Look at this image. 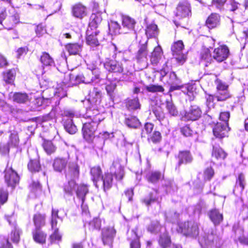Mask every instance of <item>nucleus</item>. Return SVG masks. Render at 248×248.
I'll return each instance as SVG.
<instances>
[{
	"label": "nucleus",
	"mask_w": 248,
	"mask_h": 248,
	"mask_svg": "<svg viewBox=\"0 0 248 248\" xmlns=\"http://www.w3.org/2000/svg\"><path fill=\"white\" fill-rule=\"evenodd\" d=\"M68 161V158L57 157L54 158L53 167L56 171L62 172L65 170Z\"/></svg>",
	"instance_id": "nucleus-31"
},
{
	"label": "nucleus",
	"mask_w": 248,
	"mask_h": 248,
	"mask_svg": "<svg viewBox=\"0 0 248 248\" xmlns=\"http://www.w3.org/2000/svg\"><path fill=\"white\" fill-rule=\"evenodd\" d=\"M124 123L128 127L132 128H137L141 124L139 119L133 115H129L125 117Z\"/></svg>",
	"instance_id": "nucleus-43"
},
{
	"label": "nucleus",
	"mask_w": 248,
	"mask_h": 248,
	"mask_svg": "<svg viewBox=\"0 0 248 248\" xmlns=\"http://www.w3.org/2000/svg\"><path fill=\"white\" fill-rule=\"evenodd\" d=\"M102 20V18L100 13H93L91 16V22L89 25L94 28H97Z\"/></svg>",
	"instance_id": "nucleus-50"
},
{
	"label": "nucleus",
	"mask_w": 248,
	"mask_h": 248,
	"mask_svg": "<svg viewBox=\"0 0 248 248\" xmlns=\"http://www.w3.org/2000/svg\"><path fill=\"white\" fill-rule=\"evenodd\" d=\"M202 112L200 106L195 104H191L188 110L182 114L181 120L185 122L197 121L202 117Z\"/></svg>",
	"instance_id": "nucleus-6"
},
{
	"label": "nucleus",
	"mask_w": 248,
	"mask_h": 248,
	"mask_svg": "<svg viewBox=\"0 0 248 248\" xmlns=\"http://www.w3.org/2000/svg\"><path fill=\"white\" fill-rule=\"evenodd\" d=\"M216 85V89L217 91H229V85L221 79L217 78L215 80Z\"/></svg>",
	"instance_id": "nucleus-63"
},
{
	"label": "nucleus",
	"mask_w": 248,
	"mask_h": 248,
	"mask_svg": "<svg viewBox=\"0 0 248 248\" xmlns=\"http://www.w3.org/2000/svg\"><path fill=\"white\" fill-rule=\"evenodd\" d=\"M175 159L177 161L175 170L180 172L183 165H186L193 162V156L190 150H183L179 151L177 154L175 155Z\"/></svg>",
	"instance_id": "nucleus-5"
},
{
	"label": "nucleus",
	"mask_w": 248,
	"mask_h": 248,
	"mask_svg": "<svg viewBox=\"0 0 248 248\" xmlns=\"http://www.w3.org/2000/svg\"><path fill=\"white\" fill-rule=\"evenodd\" d=\"M205 104L206 106L209 108H214L215 107V103H214V100L216 98V96L214 94H210L205 93Z\"/></svg>",
	"instance_id": "nucleus-64"
},
{
	"label": "nucleus",
	"mask_w": 248,
	"mask_h": 248,
	"mask_svg": "<svg viewBox=\"0 0 248 248\" xmlns=\"http://www.w3.org/2000/svg\"><path fill=\"white\" fill-rule=\"evenodd\" d=\"M46 215L45 214L37 213L33 216V223L34 229H41L46 225Z\"/></svg>",
	"instance_id": "nucleus-36"
},
{
	"label": "nucleus",
	"mask_w": 248,
	"mask_h": 248,
	"mask_svg": "<svg viewBox=\"0 0 248 248\" xmlns=\"http://www.w3.org/2000/svg\"><path fill=\"white\" fill-rule=\"evenodd\" d=\"M19 71L17 66L3 71L2 73V80L6 84H14L16 75L19 73Z\"/></svg>",
	"instance_id": "nucleus-16"
},
{
	"label": "nucleus",
	"mask_w": 248,
	"mask_h": 248,
	"mask_svg": "<svg viewBox=\"0 0 248 248\" xmlns=\"http://www.w3.org/2000/svg\"><path fill=\"white\" fill-rule=\"evenodd\" d=\"M62 122L64 128L67 132L71 134H74L76 133L78 129L77 126L74 124L72 119H68L67 121L65 120Z\"/></svg>",
	"instance_id": "nucleus-51"
},
{
	"label": "nucleus",
	"mask_w": 248,
	"mask_h": 248,
	"mask_svg": "<svg viewBox=\"0 0 248 248\" xmlns=\"http://www.w3.org/2000/svg\"><path fill=\"white\" fill-rule=\"evenodd\" d=\"M146 179L148 183L155 185L164 180V174L159 170L152 171L147 174Z\"/></svg>",
	"instance_id": "nucleus-28"
},
{
	"label": "nucleus",
	"mask_w": 248,
	"mask_h": 248,
	"mask_svg": "<svg viewBox=\"0 0 248 248\" xmlns=\"http://www.w3.org/2000/svg\"><path fill=\"white\" fill-rule=\"evenodd\" d=\"M58 209L52 208L51 211V218L50 221L51 227L52 229L55 230L57 227L58 221L57 219L59 218Z\"/></svg>",
	"instance_id": "nucleus-56"
},
{
	"label": "nucleus",
	"mask_w": 248,
	"mask_h": 248,
	"mask_svg": "<svg viewBox=\"0 0 248 248\" xmlns=\"http://www.w3.org/2000/svg\"><path fill=\"white\" fill-rule=\"evenodd\" d=\"M111 169L114 170V176L117 181H121L124 175V167L117 161H113Z\"/></svg>",
	"instance_id": "nucleus-34"
},
{
	"label": "nucleus",
	"mask_w": 248,
	"mask_h": 248,
	"mask_svg": "<svg viewBox=\"0 0 248 248\" xmlns=\"http://www.w3.org/2000/svg\"><path fill=\"white\" fill-rule=\"evenodd\" d=\"M30 195L37 197L42 192V186L39 181L33 180L28 186Z\"/></svg>",
	"instance_id": "nucleus-30"
},
{
	"label": "nucleus",
	"mask_w": 248,
	"mask_h": 248,
	"mask_svg": "<svg viewBox=\"0 0 248 248\" xmlns=\"http://www.w3.org/2000/svg\"><path fill=\"white\" fill-rule=\"evenodd\" d=\"M230 129L227 124L217 122L213 128V134L216 138L222 140L228 137V132Z\"/></svg>",
	"instance_id": "nucleus-11"
},
{
	"label": "nucleus",
	"mask_w": 248,
	"mask_h": 248,
	"mask_svg": "<svg viewBox=\"0 0 248 248\" xmlns=\"http://www.w3.org/2000/svg\"><path fill=\"white\" fill-rule=\"evenodd\" d=\"M148 54V41H146L144 43L140 44L138 46V49L135 56L137 62L139 63L146 62Z\"/></svg>",
	"instance_id": "nucleus-12"
},
{
	"label": "nucleus",
	"mask_w": 248,
	"mask_h": 248,
	"mask_svg": "<svg viewBox=\"0 0 248 248\" xmlns=\"http://www.w3.org/2000/svg\"><path fill=\"white\" fill-rule=\"evenodd\" d=\"M101 38L100 35V31L98 30L89 33V31L88 30L87 31V35L86 36V43L91 46H98L100 44L99 39Z\"/></svg>",
	"instance_id": "nucleus-24"
},
{
	"label": "nucleus",
	"mask_w": 248,
	"mask_h": 248,
	"mask_svg": "<svg viewBox=\"0 0 248 248\" xmlns=\"http://www.w3.org/2000/svg\"><path fill=\"white\" fill-rule=\"evenodd\" d=\"M175 16L180 18L188 17L191 16V6L187 0L180 1L176 8Z\"/></svg>",
	"instance_id": "nucleus-9"
},
{
	"label": "nucleus",
	"mask_w": 248,
	"mask_h": 248,
	"mask_svg": "<svg viewBox=\"0 0 248 248\" xmlns=\"http://www.w3.org/2000/svg\"><path fill=\"white\" fill-rule=\"evenodd\" d=\"M20 22V17L19 14L15 13L9 16L8 18L3 22L2 26L8 30H12L16 25Z\"/></svg>",
	"instance_id": "nucleus-29"
},
{
	"label": "nucleus",
	"mask_w": 248,
	"mask_h": 248,
	"mask_svg": "<svg viewBox=\"0 0 248 248\" xmlns=\"http://www.w3.org/2000/svg\"><path fill=\"white\" fill-rule=\"evenodd\" d=\"M42 145L45 152L48 155L54 154L57 149L52 141L49 140H44Z\"/></svg>",
	"instance_id": "nucleus-48"
},
{
	"label": "nucleus",
	"mask_w": 248,
	"mask_h": 248,
	"mask_svg": "<svg viewBox=\"0 0 248 248\" xmlns=\"http://www.w3.org/2000/svg\"><path fill=\"white\" fill-rule=\"evenodd\" d=\"M235 187H240L241 191H243L245 187V177L242 172H240L238 174V176L236 179Z\"/></svg>",
	"instance_id": "nucleus-58"
},
{
	"label": "nucleus",
	"mask_w": 248,
	"mask_h": 248,
	"mask_svg": "<svg viewBox=\"0 0 248 248\" xmlns=\"http://www.w3.org/2000/svg\"><path fill=\"white\" fill-rule=\"evenodd\" d=\"M232 97V94L229 91H221L216 96L218 102H224Z\"/></svg>",
	"instance_id": "nucleus-61"
},
{
	"label": "nucleus",
	"mask_w": 248,
	"mask_h": 248,
	"mask_svg": "<svg viewBox=\"0 0 248 248\" xmlns=\"http://www.w3.org/2000/svg\"><path fill=\"white\" fill-rule=\"evenodd\" d=\"M3 173L4 182L7 186L11 187L12 189H15L19 183L20 176L13 168L12 165L8 163Z\"/></svg>",
	"instance_id": "nucleus-2"
},
{
	"label": "nucleus",
	"mask_w": 248,
	"mask_h": 248,
	"mask_svg": "<svg viewBox=\"0 0 248 248\" xmlns=\"http://www.w3.org/2000/svg\"><path fill=\"white\" fill-rule=\"evenodd\" d=\"M84 118L89 119L88 122L100 123L104 119V117L98 109L97 105L91 104L87 108L84 114Z\"/></svg>",
	"instance_id": "nucleus-7"
},
{
	"label": "nucleus",
	"mask_w": 248,
	"mask_h": 248,
	"mask_svg": "<svg viewBox=\"0 0 248 248\" xmlns=\"http://www.w3.org/2000/svg\"><path fill=\"white\" fill-rule=\"evenodd\" d=\"M68 182L63 186L64 192L68 195H72L74 190L78 186L76 180H67Z\"/></svg>",
	"instance_id": "nucleus-49"
},
{
	"label": "nucleus",
	"mask_w": 248,
	"mask_h": 248,
	"mask_svg": "<svg viewBox=\"0 0 248 248\" xmlns=\"http://www.w3.org/2000/svg\"><path fill=\"white\" fill-rule=\"evenodd\" d=\"M177 231L186 237L192 238L197 237L200 232L198 224L189 220L178 223Z\"/></svg>",
	"instance_id": "nucleus-1"
},
{
	"label": "nucleus",
	"mask_w": 248,
	"mask_h": 248,
	"mask_svg": "<svg viewBox=\"0 0 248 248\" xmlns=\"http://www.w3.org/2000/svg\"><path fill=\"white\" fill-rule=\"evenodd\" d=\"M76 193L77 197L81 200V205L85 200V197L89 192L88 186L85 184H80L77 186Z\"/></svg>",
	"instance_id": "nucleus-41"
},
{
	"label": "nucleus",
	"mask_w": 248,
	"mask_h": 248,
	"mask_svg": "<svg viewBox=\"0 0 248 248\" xmlns=\"http://www.w3.org/2000/svg\"><path fill=\"white\" fill-rule=\"evenodd\" d=\"M116 234V231L114 227L104 228L101 232V239L103 244L112 247Z\"/></svg>",
	"instance_id": "nucleus-10"
},
{
	"label": "nucleus",
	"mask_w": 248,
	"mask_h": 248,
	"mask_svg": "<svg viewBox=\"0 0 248 248\" xmlns=\"http://www.w3.org/2000/svg\"><path fill=\"white\" fill-rule=\"evenodd\" d=\"M70 80L71 82L73 85H78L81 83H84V80H83V76L82 73H79L76 75L73 74L70 75Z\"/></svg>",
	"instance_id": "nucleus-60"
},
{
	"label": "nucleus",
	"mask_w": 248,
	"mask_h": 248,
	"mask_svg": "<svg viewBox=\"0 0 248 248\" xmlns=\"http://www.w3.org/2000/svg\"><path fill=\"white\" fill-rule=\"evenodd\" d=\"M40 62L43 67L52 66L54 65L55 62L50 55L46 51L42 52L40 57Z\"/></svg>",
	"instance_id": "nucleus-39"
},
{
	"label": "nucleus",
	"mask_w": 248,
	"mask_h": 248,
	"mask_svg": "<svg viewBox=\"0 0 248 248\" xmlns=\"http://www.w3.org/2000/svg\"><path fill=\"white\" fill-rule=\"evenodd\" d=\"M10 238L13 243L15 244L19 243L20 239V230L16 226H15L11 231Z\"/></svg>",
	"instance_id": "nucleus-52"
},
{
	"label": "nucleus",
	"mask_w": 248,
	"mask_h": 248,
	"mask_svg": "<svg viewBox=\"0 0 248 248\" xmlns=\"http://www.w3.org/2000/svg\"><path fill=\"white\" fill-rule=\"evenodd\" d=\"M146 90L149 93H163L165 89L163 86L158 84H150L145 87Z\"/></svg>",
	"instance_id": "nucleus-55"
},
{
	"label": "nucleus",
	"mask_w": 248,
	"mask_h": 248,
	"mask_svg": "<svg viewBox=\"0 0 248 248\" xmlns=\"http://www.w3.org/2000/svg\"><path fill=\"white\" fill-rule=\"evenodd\" d=\"M49 239L51 244L62 240V235L59 232V228L55 229L53 233L49 235Z\"/></svg>",
	"instance_id": "nucleus-62"
},
{
	"label": "nucleus",
	"mask_w": 248,
	"mask_h": 248,
	"mask_svg": "<svg viewBox=\"0 0 248 248\" xmlns=\"http://www.w3.org/2000/svg\"><path fill=\"white\" fill-rule=\"evenodd\" d=\"M65 48L69 55H77L81 52L82 45L78 43H69L65 45Z\"/></svg>",
	"instance_id": "nucleus-32"
},
{
	"label": "nucleus",
	"mask_w": 248,
	"mask_h": 248,
	"mask_svg": "<svg viewBox=\"0 0 248 248\" xmlns=\"http://www.w3.org/2000/svg\"><path fill=\"white\" fill-rule=\"evenodd\" d=\"M72 16L79 19H82L87 15V8L81 2L73 4L71 7Z\"/></svg>",
	"instance_id": "nucleus-15"
},
{
	"label": "nucleus",
	"mask_w": 248,
	"mask_h": 248,
	"mask_svg": "<svg viewBox=\"0 0 248 248\" xmlns=\"http://www.w3.org/2000/svg\"><path fill=\"white\" fill-rule=\"evenodd\" d=\"M100 123L86 122L83 124L82 133L83 139L88 143H93L96 137L98 126Z\"/></svg>",
	"instance_id": "nucleus-3"
},
{
	"label": "nucleus",
	"mask_w": 248,
	"mask_h": 248,
	"mask_svg": "<svg viewBox=\"0 0 248 248\" xmlns=\"http://www.w3.org/2000/svg\"><path fill=\"white\" fill-rule=\"evenodd\" d=\"M221 16L216 13H212L207 17L205 26L209 30L217 28L220 24Z\"/></svg>",
	"instance_id": "nucleus-18"
},
{
	"label": "nucleus",
	"mask_w": 248,
	"mask_h": 248,
	"mask_svg": "<svg viewBox=\"0 0 248 248\" xmlns=\"http://www.w3.org/2000/svg\"><path fill=\"white\" fill-rule=\"evenodd\" d=\"M185 49L184 42L181 40L173 42L170 46V49L172 56L177 62L181 64H183L187 59V56L183 53Z\"/></svg>",
	"instance_id": "nucleus-4"
},
{
	"label": "nucleus",
	"mask_w": 248,
	"mask_h": 248,
	"mask_svg": "<svg viewBox=\"0 0 248 248\" xmlns=\"http://www.w3.org/2000/svg\"><path fill=\"white\" fill-rule=\"evenodd\" d=\"M227 153L219 146H213L211 156L217 160H223L227 156Z\"/></svg>",
	"instance_id": "nucleus-33"
},
{
	"label": "nucleus",
	"mask_w": 248,
	"mask_h": 248,
	"mask_svg": "<svg viewBox=\"0 0 248 248\" xmlns=\"http://www.w3.org/2000/svg\"><path fill=\"white\" fill-rule=\"evenodd\" d=\"M33 241L37 244L45 245L46 242L47 234L41 229H34L31 232Z\"/></svg>",
	"instance_id": "nucleus-22"
},
{
	"label": "nucleus",
	"mask_w": 248,
	"mask_h": 248,
	"mask_svg": "<svg viewBox=\"0 0 248 248\" xmlns=\"http://www.w3.org/2000/svg\"><path fill=\"white\" fill-rule=\"evenodd\" d=\"M28 170L32 174L42 170V167L39 158L30 159L27 165Z\"/></svg>",
	"instance_id": "nucleus-40"
},
{
	"label": "nucleus",
	"mask_w": 248,
	"mask_h": 248,
	"mask_svg": "<svg viewBox=\"0 0 248 248\" xmlns=\"http://www.w3.org/2000/svg\"><path fill=\"white\" fill-rule=\"evenodd\" d=\"M138 228L132 229L127 237L129 248H141L140 236L138 234Z\"/></svg>",
	"instance_id": "nucleus-20"
},
{
	"label": "nucleus",
	"mask_w": 248,
	"mask_h": 248,
	"mask_svg": "<svg viewBox=\"0 0 248 248\" xmlns=\"http://www.w3.org/2000/svg\"><path fill=\"white\" fill-rule=\"evenodd\" d=\"M213 54L214 60L218 63L227 60L231 54L229 47L225 44L219 45L215 48Z\"/></svg>",
	"instance_id": "nucleus-8"
},
{
	"label": "nucleus",
	"mask_w": 248,
	"mask_h": 248,
	"mask_svg": "<svg viewBox=\"0 0 248 248\" xmlns=\"http://www.w3.org/2000/svg\"><path fill=\"white\" fill-rule=\"evenodd\" d=\"M163 51L160 45L155 46L150 56V61L153 65L156 66L163 58H164Z\"/></svg>",
	"instance_id": "nucleus-17"
},
{
	"label": "nucleus",
	"mask_w": 248,
	"mask_h": 248,
	"mask_svg": "<svg viewBox=\"0 0 248 248\" xmlns=\"http://www.w3.org/2000/svg\"><path fill=\"white\" fill-rule=\"evenodd\" d=\"M19 143V139L17 132L12 133L9 136L8 142V145L11 147H17Z\"/></svg>",
	"instance_id": "nucleus-53"
},
{
	"label": "nucleus",
	"mask_w": 248,
	"mask_h": 248,
	"mask_svg": "<svg viewBox=\"0 0 248 248\" xmlns=\"http://www.w3.org/2000/svg\"><path fill=\"white\" fill-rule=\"evenodd\" d=\"M117 85L115 83L109 82L108 83L106 84L105 89L107 91L108 95L111 99L114 97L115 91L116 90Z\"/></svg>",
	"instance_id": "nucleus-59"
},
{
	"label": "nucleus",
	"mask_w": 248,
	"mask_h": 248,
	"mask_svg": "<svg viewBox=\"0 0 248 248\" xmlns=\"http://www.w3.org/2000/svg\"><path fill=\"white\" fill-rule=\"evenodd\" d=\"M12 100L18 104H24L28 101L29 96L25 93L15 92L13 93Z\"/></svg>",
	"instance_id": "nucleus-46"
},
{
	"label": "nucleus",
	"mask_w": 248,
	"mask_h": 248,
	"mask_svg": "<svg viewBox=\"0 0 248 248\" xmlns=\"http://www.w3.org/2000/svg\"><path fill=\"white\" fill-rule=\"evenodd\" d=\"M98 70L94 69L93 70L87 69L82 73L83 76V80L84 83H90L97 79H99L100 75L98 73Z\"/></svg>",
	"instance_id": "nucleus-25"
},
{
	"label": "nucleus",
	"mask_w": 248,
	"mask_h": 248,
	"mask_svg": "<svg viewBox=\"0 0 248 248\" xmlns=\"http://www.w3.org/2000/svg\"><path fill=\"white\" fill-rule=\"evenodd\" d=\"M215 175V171L211 166L207 167L203 170V178L204 181H210Z\"/></svg>",
	"instance_id": "nucleus-57"
},
{
	"label": "nucleus",
	"mask_w": 248,
	"mask_h": 248,
	"mask_svg": "<svg viewBox=\"0 0 248 248\" xmlns=\"http://www.w3.org/2000/svg\"><path fill=\"white\" fill-rule=\"evenodd\" d=\"M162 136L161 132L158 130H154V132L149 135L147 141L149 143L157 145L160 143L162 140Z\"/></svg>",
	"instance_id": "nucleus-45"
},
{
	"label": "nucleus",
	"mask_w": 248,
	"mask_h": 248,
	"mask_svg": "<svg viewBox=\"0 0 248 248\" xmlns=\"http://www.w3.org/2000/svg\"><path fill=\"white\" fill-rule=\"evenodd\" d=\"M101 227V220L98 217H94L89 223V229L91 231L99 230Z\"/></svg>",
	"instance_id": "nucleus-54"
},
{
	"label": "nucleus",
	"mask_w": 248,
	"mask_h": 248,
	"mask_svg": "<svg viewBox=\"0 0 248 248\" xmlns=\"http://www.w3.org/2000/svg\"><path fill=\"white\" fill-rule=\"evenodd\" d=\"M105 68L109 72L121 73L124 71L122 64L118 61L109 60L104 63Z\"/></svg>",
	"instance_id": "nucleus-21"
},
{
	"label": "nucleus",
	"mask_w": 248,
	"mask_h": 248,
	"mask_svg": "<svg viewBox=\"0 0 248 248\" xmlns=\"http://www.w3.org/2000/svg\"><path fill=\"white\" fill-rule=\"evenodd\" d=\"M168 77L169 78L166 82L170 86L169 92L179 90L183 88L184 85L183 84L179 85L177 83V81H180V80L175 72H170L168 75Z\"/></svg>",
	"instance_id": "nucleus-19"
},
{
	"label": "nucleus",
	"mask_w": 248,
	"mask_h": 248,
	"mask_svg": "<svg viewBox=\"0 0 248 248\" xmlns=\"http://www.w3.org/2000/svg\"><path fill=\"white\" fill-rule=\"evenodd\" d=\"M158 243L162 248H168L170 247L171 237L168 232H164L160 235Z\"/></svg>",
	"instance_id": "nucleus-44"
},
{
	"label": "nucleus",
	"mask_w": 248,
	"mask_h": 248,
	"mask_svg": "<svg viewBox=\"0 0 248 248\" xmlns=\"http://www.w3.org/2000/svg\"><path fill=\"white\" fill-rule=\"evenodd\" d=\"M125 107L130 111H133L140 108V104L138 97L132 99L127 98L125 100Z\"/></svg>",
	"instance_id": "nucleus-42"
},
{
	"label": "nucleus",
	"mask_w": 248,
	"mask_h": 248,
	"mask_svg": "<svg viewBox=\"0 0 248 248\" xmlns=\"http://www.w3.org/2000/svg\"><path fill=\"white\" fill-rule=\"evenodd\" d=\"M141 202L147 207H150L154 203L159 202L158 190L155 189L153 191L149 192L146 197L141 200Z\"/></svg>",
	"instance_id": "nucleus-26"
},
{
	"label": "nucleus",
	"mask_w": 248,
	"mask_h": 248,
	"mask_svg": "<svg viewBox=\"0 0 248 248\" xmlns=\"http://www.w3.org/2000/svg\"><path fill=\"white\" fill-rule=\"evenodd\" d=\"M122 24L123 28L130 31L135 30L137 22L135 19L129 16H123L122 19Z\"/></svg>",
	"instance_id": "nucleus-37"
},
{
	"label": "nucleus",
	"mask_w": 248,
	"mask_h": 248,
	"mask_svg": "<svg viewBox=\"0 0 248 248\" xmlns=\"http://www.w3.org/2000/svg\"><path fill=\"white\" fill-rule=\"evenodd\" d=\"M101 180L103 183V189L104 191H107L110 189L113 186V174L109 172H105L102 176Z\"/></svg>",
	"instance_id": "nucleus-35"
},
{
	"label": "nucleus",
	"mask_w": 248,
	"mask_h": 248,
	"mask_svg": "<svg viewBox=\"0 0 248 248\" xmlns=\"http://www.w3.org/2000/svg\"><path fill=\"white\" fill-rule=\"evenodd\" d=\"M90 174L91 175L92 180L93 181L96 187H98L97 183L102 178V170L100 166H94L91 169Z\"/></svg>",
	"instance_id": "nucleus-38"
},
{
	"label": "nucleus",
	"mask_w": 248,
	"mask_h": 248,
	"mask_svg": "<svg viewBox=\"0 0 248 248\" xmlns=\"http://www.w3.org/2000/svg\"><path fill=\"white\" fill-rule=\"evenodd\" d=\"M158 29L157 25L152 23L148 24L145 28V34L148 38L155 37L157 35Z\"/></svg>",
	"instance_id": "nucleus-47"
},
{
	"label": "nucleus",
	"mask_w": 248,
	"mask_h": 248,
	"mask_svg": "<svg viewBox=\"0 0 248 248\" xmlns=\"http://www.w3.org/2000/svg\"><path fill=\"white\" fill-rule=\"evenodd\" d=\"M208 216L215 226L218 225L223 220V214L220 213L218 209L217 208L210 210L208 213Z\"/></svg>",
	"instance_id": "nucleus-27"
},
{
	"label": "nucleus",
	"mask_w": 248,
	"mask_h": 248,
	"mask_svg": "<svg viewBox=\"0 0 248 248\" xmlns=\"http://www.w3.org/2000/svg\"><path fill=\"white\" fill-rule=\"evenodd\" d=\"M199 59L205 67L210 66L215 62L213 55H212L210 49L207 47L201 48L199 52Z\"/></svg>",
	"instance_id": "nucleus-13"
},
{
	"label": "nucleus",
	"mask_w": 248,
	"mask_h": 248,
	"mask_svg": "<svg viewBox=\"0 0 248 248\" xmlns=\"http://www.w3.org/2000/svg\"><path fill=\"white\" fill-rule=\"evenodd\" d=\"M88 101L91 104L99 105L101 102L102 92L98 87H93L89 93Z\"/></svg>",
	"instance_id": "nucleus-23"
},
{
	"label": "nucleus",
	"mask_w": 248,
	"mask_h": 248,
	"mask_svg": "<svg viewBox=\"0 0 248 248\" xmlns=\"http://www.w3.org/2000/svg\"><path fill=\"white\" fill-rule=\"evenodd\" d=\"M80 174V167L77 162H69L65 175L67 180L78 179Z\"/></svg>",
	"instance_id": "nucleus-14"
}]
</instances>
